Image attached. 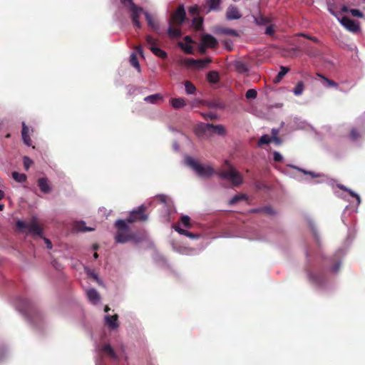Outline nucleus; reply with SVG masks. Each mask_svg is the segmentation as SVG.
<instances>
[{"instance_id": "obj_22", "label": "nucleus", "mask_w": 365, "mask_h": 365, "mask_svg": "<svg viewBox=\"0 0 365 365\" xmlns=\"http://www.w3.org/2000/svg\"><path fill=\"white\" fill-rule=\"evenodd\" d=\"M170 104L173 108L180 109L186 106V102L182 98H175L170 101Z\"/></svg>"}, {"instance_id": "obj_63", "label": "nucleus", "mask_w": 365, "mask_h": 365, "mask_svg": "<svg viewBox=\"0 0 365 365\" xmlns=\"http://www.w3.org/2000/svg\"><path fill=\"white\" fill-rule=\"evenodd\" d=\"M45 242L48 249H51L52 247V244L49 240L45 239Z\"/></svg>"}, {"instance_id": "obj_30", "label": "nucleus", "mask_w": 365, "mask_h": 365, "mask_svg": "<svg viewBox=\"0 0 365 365\" xmlns=\"http://www.w3.org/2000/svg\"><path fill=\"white\" fill-rule=\"evenodd\" d=\"M185 91L187 94H194L196 91L195 85L190 81L185 82Z\"/></svg>"}, {"instance_id": "obj_27", "label": "nucleus", "mask_w": 365, "mask_h": 365, "mask_svg": "<svg viewBox=\"0 0 365 365\" xmlns=\"http://www.w3.org/2000/svg\"><path fill=\"white\" fill-rule=\"evenodd\" d=\"M163 99V96L160 93L148 96L144 98V101L150 103H157Z\"/></svg>"}, {"instance_id": "obj_6", "label": "nucleus", "mask_w": 365, "mask_h": 365, "mask_svg": "<svg viewBox=\"0 0 365 365\" xmlns=\"http://www.w3.org/2000/svg\"><path fill=\"white\" fill-rule=\"evenodd\" d=\"M16 227L20 230L26 229L30 233L35 235L41 236L43 234L42 229L38 225L37 219L34 217H32L29 222H25L21 220L17 221Z\"/></svg>"}, {"instance_id": "obj_41", "label": "nucleus", "mask_w": 365, "mask_h": 365, "mask_svg": "<svg viewBox=\"0 0 365 365\" xmlns=\"http://www.w3.org/2000/svg\"><path fill=\"white\" fill-rule=\"evenodd\" d=\"M305 53L311 57L317 56L319 54L318 50L312 47H308Z\"/></svg>"}, {"instance_id": "obj_17", "label": "nucleus", "mask_w": 365, "mask_h": 365, "mask_svg": "<svg viewBox=\"0 0 365 365\" xmlns=\"http://www.w3.org/2000/svg\"><path fill=\"white\" fill-rule=\"evenodd\" d=\"M37 183L42 192L49 193L51 191V187L49 185L48 180L46 178H39Z\"/></svg>"}, {"instance_id": "obj_9", "label": "nucleus", "mask_w": 365, "mask_h": 365, "mask_svg": "<svg viewBox=\"0 0 365 365\" xmlns=\"http://www.w3.org/2000/svg\"><path fill=\"white\" fill-rule=\"evenodd\" d=\"M338 20L340 24L350 32L357 33L360 31L359 24L348 16H345L341 19L338 18Z\"/></svg>"}, {"instance_id": "obj_15", "label": "nucleus", "mask_w": 365, "mask_h": 365, "mask_svg": "<svg viewBox=\"0 0 365 365\" xmlns=\"http://www.w3.org/2000/svg\"><path fill=\"white\" fill-rule=\"evenodd\" d=\"M118 315L114 314L113 316L106 315L105 317L106 324L111 329H115L119 327L118 322Z\"/></svg>"}, {"instance_id": "obj_48", "label": "nucleus", "mask_w": 365, "mask_h": 365, "mask_svg": "<svg viewBox=\"0 0 365 365\" xmlns=\"http://www.w3.org/2000/svg\"><path fill=\"white\" fill-rule=\"evenodd\" d=\"M174 230L178 232L179 234L185 235L186 230H184L180 227L179 225H173Z\"/></svg>"}, {"instance_id": "obj_47", "label": "nucleus", "mask_w": 365, "mask_h": 365, "mask_svg": "<svg viewBox=\"0 0 365 365\" xmlns=\"http://www.w3.org/2000/svg\"><path fill=\"white\" fill-rule=\"evenodd\" d=\"M273 159L275 162L279 163L283 160L282 155L277 151L273 152Z\"/></svg>"}, {"instance_id": "obj_57", "label": "nucleus", "mask_w": 365, "mask_h": 365, "mask_svg": "<svg viewBox=\"0 0 365 365\" xmlns=\"http://www.w3.org/2000/svg\"><path fill=\"white\" fill-rule=\"evenodd\" d=\"M328 11L333 15L335 17H336L337 19L339 18V14L337 12H336L334 9H333V6L332 5H330L328 6Z\"/></svg>"}, {"instance_id": "obj_24", "label": "nucleus", "mask_w": 365, "mask_h": 365, "mask_svg": "<svg viewBox=\"0 0 365 365\" xmlns=\"http://www.w3.org/2000/svg\"><path fill=\"white\" fill-rule=\"evenodd\" d=\"M74 229L78 232H88L94 230L93 228L86 227V222L83 221L76 222L74 224Z\"/></svg>"}, {"instance_id": "obj_36", "label": "nucleus", "mask_w": 365, "mask_h": 365, "mask_svg": "<svg viewBox=\"0 0 365 365\" xmlns=\"http://www.w3.org/2000/svg\"><path fill=\"white\" fill-rule=\"evenodd\" d=\"M181 223L187 228L192 227V225L190 223V218L187 215H183L180 217Z\"/></svg>"}, {"instance_id": "obj_44", "label": "nucleus", "mask_w": 365, "mask_h": 365, "mask_svg": "<svg viewBox=\"0 0 365 365\" xmlns=\"http://www.w3.org/2000/svg\"><path fill=\"white\" fill-rule=\"evenodd\" d=\"M222 44L227 51H232L233 48V43L230 39L224 40Z\"/></svg>"}, {"instance_id": "obj_64", "label": "nucleus", "mask_w": 365, "mask_h": 365, "mask_svg": "<svg viewBox=\"0 0 365 365\" xmlns=\"http://www.w3.org/2000/svg\"><path fill=\"white\" fill-rule=\"evenodd\" d=\"M341 10L344 13H346V12H349L350 13V9L346 6H343L341 7Z\"/></svg>"}, {"instance_id": "obj_43", "label": "nucleus", "mask_w": 365, "mask_h": 365, "mask_svg": "<svg viewBox=\"0 0 365 365\" xmlns=\"http://www.w3.org/2000/svg\"><path fill=\"white\" fill-rule=\"evenodd\" d=\"M256 23L259 25H266L269 22V19L264 16H259V18L255 19Z\"/></svg>"}, {"instance_id": "obj_53", "label": "nucleus", "mask_w": 365, "mask_h": 365, "mask_svg": "<svg viewBox=\"0 0 365 365\" xmlns=\"http://www.w3.org/2000/svg\"><path fill=\"white\" fill-rule=\"evenodd\" d=\"M185 236L190 238V239H197L199 237V236L197 235H195L187 230L185 231Z\"/></svg>"}, {"instance_id": "obj_42", "label": "nucleus", "mask_w": 365, "mask_h": 365, "mask_svg": "<svg viewBox=\"0 0 365 365\" xmlns=\"http://www.w3.org/2000/svg\"><path fill=\"white\" fill-rule=\"evenodd\" d=\"M257 92L256 90L255 89H249L247 91L246 93H245V97L247 98V99H251V98H255L257 97Z\"/></svg>"}, {"instance_id": "obj_55", "label": "nucleus", "mask_w": 365, "mask_h": 365, "mask_svg": "<svg viewBox=\"0 0 365 365\" xmlns=\"http://www.w3.org/2000/svg\"><path fill=\"white\" fill-rule=\"evenodd\" d=\"M203 116H204V118L205 119H208L209 118V119H211V120H215V119L217 118V115L215 114V113H211L205 114V115H203Z\"/></svg>"}, {"instance_id": "obj_31", "label": "nucleus", "mask_w": 365, "mask_h": 365, "mask_svg": "<svg viewBox=\"0 0 365 365\" xmlns=\"http://www.w3.org/2000/svg\"><path fill=\"white\" fill-rule=\"evenodd\" d=\"M130 63L131 66L135 68L139 72L140 71V66L137 58V56L135 53H132L130 57Z\"/></svg>"}, {"instance_id": "obj_28", "label": "nucleus", "mask_w": 365, "mask_h": 365, "mask_svg": "<svg viewBox=\"0 0 365 365\" xmlns=\"http://www.w3.org/2000/svg\"><path fill=\"white\" fill-rule=\"evenodd\" d=\"M12 177L18 182H24L27 179V177L25 174L19 173L16 171L12 173Z\"/></svg>"}, {"instance_id": "obj_59", "label": "nucleus", "mask_w": 365, "mask_h": 365, "mask_svg": "<svg viewBox=\"0 0 365 365\" xmlns=\"http://www.w3.org/2000/svg\"><path fill=\"white\" fill-rule=\"evenodd\" d=\"M135 49L136 50V51L140 55L143 56V48L141 47V46H136L135 47Z\"/></svg>"}, {"instance_id": "obj_38", "label": "nucleus", "mask_w": 365, "mask_h": 365, "mask_svg": "<svg viewBox=\"0 0 365 365\" xmlns=\"http://www.w3.org/2000/svg\"><path fill=\"white\" fill-rule=\"evenodd\" d=\"M179 46L185 51V53H186L187 54L192 53L193 48L190 45H185L182 43H179Z\"/></svg>"}, {"instance_id": "obj_26", "label": "nucleus", "mask_w": 365, "mask_h": 365, "mask_svg": "<svg viewBox=\"0 0 365 365\" xmlns=\"http://www.w3.org/2000/svg\"><path fill=\"white\" fill-rule=\"evenodd\" d=\"M289 71V68L288 67L285 66H281L280 67V71L278 73L277 76L274 78L273 82L274 83H279L282 79L284 78V76Z\"/></svg>"}, {"instance_id": "obj_33", "label": "nucleus", "mask_w": 365, "mask_h": 365, "mask_svg": "<svg viewBox=\"0 0 365 365\" xmlns=\"http://www.w3.org/2000/svg\"><path fill=\"white\" fill-rule=\"evenodd\" d=\"M221 4V0H209L208 5H209V11L211 10H217L220 7V5Z\"/></svg>"}, {"instance_id": "obj_51", "label": "nucleus", "mask_w": 365, "mask_h": 365, "mask_svg": "<svg viewBox=\"0 0 365 365\" xmlns=\"http://www.w3.org/2000/svg\"><path fill=\"white\" fill-rule=\"evenodd\" d=\"M265 34L268 35V36H272L274 33V30L273 29V26L271 25V26H269L266 28L265 29Z\"/></svg>"}, {"instance_id": "obj_21", "label": "nucleus", "mask_w": 365, "mask_h": 365, "mask_svg": "<svg viewBox=\"0 0 365 365\" xmlns=\"http://www.w3.org/2000/svg\"><path fill=\"white\" fill-rule=\"evenodd\" d=\"M207 80L210 83L215 84L220 80L219 73L216 71H209L207 74Z\"/></svg>"}, {"instance_id": "obj_58", "label": "nucleus", "mask_w": 365, "mask_h": 365, "mask_svg": "<svg viewBox=\"0 0 365 365\" xmlns=\"http://www.w3.org/2000/svg\"><path fill=\"white\" fill-rule=\"evenodd\" d=\"M272 141H273L275 144L279 145L282 143L281 139L277 136H272L271 138Z\"/></svg>"}, {"instance_id": "obj_32", "label": "nucleus", "mask_w": 365, "mask_h": 365, "mask_svg": "<svg viewBox=\"0 0 365 365\" xmlns=\"http://www.w3.org/2000/svg\"><path fill=\"white\" fill-rule=\"evenodd\" d=\"M219 33L230 35L232 36H239L237 31L232 29H220L219 30Z\"/></svg>"}, {"instance_id": "obj_19", "label": "nucleus", "mask_w": 365, "mask_h": 365, "mask_svg": "<svg viewBox=\"0 0 365 365\" xmlns=\"http://www.w3.org/2000/svg\"><path fill=\"white\" fill-rule=\"evenodd\" d=\"M21 136H22L24 143L26 145L31 146V139L29 135V128L24 122L22 123Z\"/></svg>"}, {"instance_id": "obj_34", "label": "nucleus", "mask_w": 365, "mask_h": 365, "mask_svg": "<svg viewBox=\"0 0 365 365\" xmlns=\"http://www.w3.org/2000/svg\"><path fill=\"white\" fill-rule=\"evenodd\" d=\"M317 76L321 77L324 81V82L327 83V87H329V88H331V87L337 88L338 87V84L335 81H332L331 79H329V78L323 76L321 74H317Z\"/></svg>"}, {"instance_id": "obj_3", "label": "nucleus", "mask_w": 365, "mask_h": 365, "mask_svg": "<svg viewBox=\"0 0 365 365\" xmlns=\"http://www.w3.org/2000/svg\"><path fill=\"white\" fill-rule=\"evenodd\" d=\"M225 166L227 169L218 172V176L223 180L231 182L233 186L239 187L241 185L244 181L242 174L228 160L225 161Z\"/></svg>"}, {"instance_id": "obj_35", "label": "nucleus", "mask_w": 365, "mask_h": 365, "mask_svg": "<svg viewBox=\"0 0 365 365\" xmlns=\"http://www.w3.org/2000/svg\"><path fill=\"white\" fill-rule=\"evenodd\" d=\"M246 198H247V197L245 194L236 195L230 200V204L235 205L237 202H238L239 201H240L242 200H245Z\"/></svg>"}, {"instance_id": "obj_13", "label": "nucleus", "mask_w": 365, "mask_h": 365, "mask_svg": "<svg viewBox=\"0 0 365 365\" xmlns=\"http://www.w3.org/2000/svg\"><path fill=\"white\" fill-rule=\"evenodd\" d=\"M148 26L155 32H158L160 26L158 21L148 12H143Z\"/></svg>"}, {"instance_id": "obj_54", "label": "nucleus", "mask_w": 365, "mask_h": 365, "mask_svg": "<svg viewBox=\"0 0 365 365\" xmlns=\"http://www.w3.org/2000/svg\"><path fill=\"white\" fill-rule=\"evenodd\" d=\"M189 12L192 15H195L198 13V7L197 6H193L190 7Z\"/></svg>"}, {"instance_id": "obj_61", "label": "nucleus", "mask_w": 365, "mask_h": 365, "mask_svg": "<svg viewBox=\"0 0 365 365\" xmlns=\"http://www.w3.org/2000/svg\"><path fill=\"white\" fill-rule=\"evenodd\" d=\"M301 170L302 172H303L304 173H305V174H309V175H310L312 178H316V177H317V176H318L317 175H316V174H315L314 173H313V172H307V171H305V170Z\"/></svg>"}, {"instance_id": "obj_18", "label": "nucleus", "mask_w": 365, "mask_h": 365, "mask_svg": "<svg viewBox=\"0 0 365 365\" xmlns=\"http://www.w3.org/2000/svg\"><path fill=\"white\" fill-rule=\"evenodd\" d=\"M128 9L131 12L130 17L132 21L139 20L140 14L143 12V8L138 6L135 4H132V6Z\"/></svg>"}, {"instance_id": "obj_12", "label": "nucleus", "mask_w": 365, "mask_h": 365, "mask_svg": "<svg viewBox=\"0 0 365 365\" xmlns=\"http://www.w3.org/2000/svg\"><path fill=\"white\" fill-rule=\"evenodd\" d=\"M242 17V14H240L238 9L233 5H230L226 11V18L228 20H237L240 19Z\"/></svg>"}, {"instance_id": "obj_1", "label": "nucleus", "mask_w": 365, "mask_h": 365, "mask_svg": "<svg viewBox=\"0 0 365 365\" xmlns=\"http://www.w3.org/2000/svg\"><path fill=\"white\" fill-rule=\"evenodd\" d=\"M116 233L115 235V240L118 243L125 244L130 241L139 243L143 240L142 236H138L131 231L128 222L124 220H118L115 222Z\"/></svg>"}, {"instance_id": "obj_62", "label": "nucleus", "mask_w": 365, "mask_h": 365, "mask_svg": "<svg viewBox=\"0 0 365 365\" xmlns=\"http://www.w3.org/2000/svg\"><path fill=\"white\" fill-rule=\"evenodd\" d=\"M184 40L185 41V42L187 43H192V38L190 36H186L185 38H184Z\"/></svg>"}, {"instance_id": "obj_20", "label": "nucleus", "mask_w": 365, "mask_h": 365, "mask_svg": "<svg viewBox=\"0 0 365 365\" xmlns=\"http://www.w3.org/2000/svg\"><path fill=\"white\" fill-rule=\"evenodd\" d=\"M101 350L103 353L109 356L113 360H117L118 359L117 354L110 344L103 345Z\"/></svg>"}, {"instance_id": "obj_10", "label": "nucleus", "mask_w": 365, "mask_h": 365, "mask_svg": "<svg viewBox=\"0 0 365 365\" xmlns=\"http://www.w3.org/2000/svg\"><path fill=\"white\" fill-rule=\"evenodd\" d=\"M212 62L210 58L198 59L195 60L193 58H187L186 60V64L187 66H194L197 68L201 69L207 66V65Z\"/></svg>"}, {"instance_id": "obj_16", "label": "nucleus", "mask_w": 365, "mask_h": 365, "mask_svg": "<svg viewBox=\"0 0 365 365\" xmlns=\"http://www.w3.org/2000/svg\"><path fill=\"white\" fill-rule=\"evenodd\" d=\"M86 295L89 301L93 304H98L100 301V294L95 289H87Z\"/></svg>"}, {"instance_id": "obj_39", "label": "nucleus", "mask_w": 365, "mask_h": 365, "mask_svg": "<svg viewBox=\"0 0 365 365\" xmlns=\"http://www.w3.org/2000/svg\"><path fill=\"white\" fill-rule=\"evenodd\" d=\"M271 141H272L271 138L267 135H264L259 140L258 145H262L268 144Z\"/></svg>"}, {"instance_id": "obj_4", "label": "nucleus", "mask_w": 365, "mask_h": 365, "mask_svg": "<svg viewBox=\"0 0 365 365\" xmlns=\"http://www.w3.org/2000/svg\"><path fill=\"white\" fill-rule=\"evenodd\" d=\"M186 164L202 178H210L215 174L214 169L210 165H203L191 157L185 159Z\"/></svg>"}, {"instance_id": "obj_7", "label": "nucleus", "mask_w": 365, "mask_h": 365, "mask_svg": "<svg viewBox=\"0 0 365 365\" xmlns=\"http://www.w3.org/2000/svg\"><path fill=\"white\" fill-rule=\"evenodd\" d=\"M194 133L198 138L208 139L210 138V123H200L194 128Z\"/></svg>"}, {"instance_id": "obj_2", "label": "nucleus", "mask_w": 365, "mask_h": 365, "mask_svg": "<svg viewBox=\"0 0 365 365\" xmlns=\"http://www.w3.org/2000/svg\"><path fill=\"white\" fill-rule=\"evenodd\" d=\"M186 19V12L183 5H180L171 14L169 20L168 34L171 38H179L182 36L180 26Z\"/></svg>"}, {"instance_id": "obj_49", "label": "nucleus", "mask_w": 365, "mask_h": 365, "mask_svg": "<svg viewBox=\"0 0 365 365\" xmlns=\"http://www.w3.org/2000/svg\"><path fill=\"white\" fill-rule=\"evenodd\" d=\"M347 192L352 197H355L358 202V204L360 203L361 202V199H360V197L358 194L355 193L354 191H352L351 190L349 189V190L347 191Z\"/></svg>"}, {"instance_id": "obj_8", "label": "nucleus", "mask_w": 365, "mask_h": 365, "mask_svg": "<svg viewBox=\"0 0 365 365\" xmlns=\"http://www.w3.org/2000/svg\"><path fill=\"white\" fill-rule=\"evenodd\" d=\"M146 42L149 45V48L150 49V51L155 56L161 58H167L166 52L156 46V45L158 44V40L156 38H154L151 36H147Z\"/></svg>"}, {"instance_id": "obj_60", "label": "nucleus", "mask_w": 365, "mask_h": 365, "mask_svg": "<svg viewBox=\"0 0 365 365\" xmlns=\"http://www.w3.org/2000/svg\"><path fill=\"white\" fill-rule=\"evenodd\" d=\"M135 49L136 50V51L140 55L143 56V48L141 47V46H136L135 47Z\"/></svg>"}, {"instance_id": "obj_23", "label": "nucleus", "mask_w": 365, "mask_h": 365, "mask_svg": "<svg viewBox=\"0 0 365 365\" xmlns=\"http://www.w3.org/2000/svg\"><path fill=\"white\" fill-rule=\"evenodd\" d=\"M234 66L236 71L240 73H246L249 70L248 65L241 61H236L234 64Z\"/></svg>"}, {"instance_id": "obj_46", "label": "nucleus", "mask_w": 365, "mask_h": 365, "mask_svg": "<svg viewBox=\"0 0 365 365\" xmlns=\"http://www.w3.org/2000/svg\"><path fill=\"white\" fill-rule=\"evenodd\" d=\"M261 210L262 212H264L265 214L268 215H273L275 214V212L270 206H265L263 207H261Z\"/></svg>"}, {"instance_id": "obj_25", "label": "nucleus", "mask_w": 365, "mask_h": 365, "mask_svg": "<svg viewBox=\"0 0 365 365\" xmlns=\"http://www.w3.org/2000/svg\"><path fill=\"white\" fill-rule=\"evenodd\" d=\"M308 277L309 281L315 284H320L323 281L321 275L312 272L308 273Z\"/></svg>"}, {"instance_id": "obj_50", "label": "nucleus", "mask_w": 365, "mask_h": 365, "mask_svg": "<svg viewBox=\"0 0 365 365\" xmlns=\"http://www.w3.org/2000/svg\"><path fill=\"white\" fill-rule=\"evenodd\" d=\"M120 2L128 9L132 6V4H135L133 0H120Z\"/></svg>"}, {"instance_id": "obj_52", "label": "nucleus", "mask_w": 365, "mask_h": 365, "mask_svg": "<svg viewBox=\"0 0 365 365\" xmlns=\"http://www.w3.org/2000/svg\"><path fill=\"white\" fill-rule=\"evenodd\" d=\"M21 301H22V302L24 304V307L23 308L24 309L23 311L24 312H26V313H28L29 312V310H28V308L30 306V302L29 300H27V299H22Z\"/></svg>"}, {"instance_id": "obj_56", "label": "nucleus", "mask_w": 365, "mask_h": 365, "mask_svg": "<svg viewBox=\"0 0 365 365\" xmlns=\"http://www.w3.org/2000/svg\"><path fill=\"white\" fill-rule=\"evenodd\" d=\"M350 135L353 140H356L359 137V133L356 129H352L351 130Z\"/></svg>"}, {"instance_id": "obj_14", "label": "nucleus", "mask_w": 365, "mask_h": 365, "mask_svg": "<svg viewBox=\"0 0 365 365\" xmlns=\"http://www.w3.org/2000/svg\"><path fill=\"white\" fill-rule=\"evenodd\" d=\"M210 138L216 134L217 135L224 136L226 134V130L224 125H214L212 123H210Z\"/></svg>"}, {"instance_id": "obj_29", "label": "nucleus", "mask_w": 365, "mask_h": 365, "mask_svg": "<svg viewBox=\"0 0 365 365\" xmlns=\"http://www.w3.org/2000/svg\"><path fill=\"white\" fill-rule=\"evenodd\" d=\"M304 90V84L302 81H299L293 89L295 96H300Z\"/></svg>"}, {"instance_id": "obj_11", "label": "nucleus", "mask_w": 365, "mask_h": 365, "mask_svg": "<svg viewBox=\"0 0 365 365\" xmlns=\"http://www.w3.org/2000/svg\"><path fill=\"white\" fill-rule=\"evenodd\" d=\"M202 44L205 47L214 48L218 45L217 40L210 34H205L202 36Z\"/></svg>"}, {"instance_id": "obj_45", "label": "nucleus", "mask_w": 365, "mask_h": 365, "mask_svg": "<svg viewBox=\"0 0 365 365\" xmlns=\"http://www.w3.org/2000/svg\"><path fill=\"white\" fill-rule=\"evenodd\" d=\"M350 14L353 16H355V17H358V18L364 17V14L361 11H359V9H351Z\"/></svg>"}, {"instance_id": "obj_37", "label": "nucleus", "mask_w": 365, "mask_h": 365, "mask_svg": "<svg viewBox=\"0 0 365 365\" xmlns=\"http://www.w3.org/2000/svg\"><path fill=\"white\" fill-rule=\"evenodd\" d=\"M192 25L195 26L196 30H200L202 26V18H195L192 20Z\"/></svg>"}, {"instance_id": "obj_40", "label": "nucleus", "mask_w": 365, "mask_h": 365, "mask_svg": "<svg viewBox=\"0 0 365 365\" xmlns=\"http://www.w3.org/2000/svg\"><path fill=\"white\" fill-rule=\"evenodd\" d=\"M23 162L26 170H28L33 164V160L27 156L24 157Z\"/></svg>"}, {"instance_id": "obj_5", "label": "nucleus", "mask_w": 365, "mask_h": 365, "mask_svg": "<svg viewBox=\"0 0 365 365\" xmlns=\"http://www.w3.org/2000/svg\"><path fill=\"white\" fill-rule=\"evenodd\" d=\"M146 206L141 205L137 209L132 210L125 221L128 223L145 222L148 219V215L146 213Z\"/></svg>"}]
</instances>
